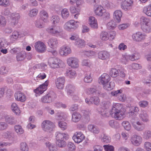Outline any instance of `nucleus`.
I'll use <instances>...</instances> for the list:
<instances>
[{
	"mask_svg": "<svg viewBox=\"0 0 151 151\" xmlns=\"http://www.w3.org/2000/svg\"><path fill=\"white\" fill-rule=\"evenodd\" d=\"M110 54L109 52L106 51H101L98 53V58L102 60H106L109 59Z\"/></svg>",
	"mask_w": 151,
	"mask_h": 151,
	"instance_id": "6ab92c4d",
	"label": "nucleus"
},
{
	"mask_svg": "<svg viewBox=\"0 0 151 151\" xmlns=\"http://www.w3.org/2000/svg\"><path fill=\"white\" fill-rule=\"evenodd\" d=\"M68 22L72 26L73 29H75L78 28V23H79V22H76L75 21L73 20H70Z\"/></svg>",
	"mask_w": 151,
	"mask_h": 151,
	"instance_id": "864d4df0",
	"label": "nucleus"
},
{
	"mask_svg": "<svg viewBox=\"0 0 151 151\" xmlns=\"http://www.w3.org/2000/svg\"><path fill=\"white\" fill-rule=\"evenodd\" d=\"M20 35L17 32H14L12 35L10 37V40L11 42L13 43L19 37Z\"/></svg>",
	"mask_w": 151,
	"mask_h": 151,
	"instance_id": "4c0bfd02",
	"label": "nucleus"
},
{
	"mask_svg": "<svg viewBox=\"0 0 151 151\" xmlns=\"http://www.w3.org/2000/svg\"><path fill=\"white\" fill-rule=\"evenodd\" d=\"M56 135L57 141L64 140V139L66 140L68 139L69 138V136L67 133L57 132L56 133Z\"/></svg>",
	"mask_w": 151,
	"mask_h": 151,
	"instance_id": "412c9836",
	"label": "nucleus"
},
{
	"mask_svg": "<svg viewBox=\"0 0 151 151\" xmlns=\"http://www.w3.org/2000/svg\"><path fill=\"white\" fill-rule=\"evenodd\" d=\"M110 77L106 73H104L100 77L99 83L103 86L108 83L110 80Z\"/></svg>",
	"mask_w": 151,
	"mask_h": 151,
	"instance_id": "2eb2a0df",
	"label": "nucleus"
},
{
	"mask_svg": "<svg viewBox=\"0 0 151 151\" xmlns=\"http://www.w3.org/2000/svg\"><path fill=\"white\" fill-rule=\"evenodd\" d=\"M6 44V41L3 38H0V50L4 47Z\"/></svg>",
	"mask_w": 151,
	"mask_h": 151,
	"instance_id": "338daca9",
	"label": "nucleus"
},
{
	"mask_svg": "<svg viewBox=\"0 0 151 151\" xmlns=\"http://www.w3.org/2000/svg\"><path fill=\"white\" fill-rule=\"evenodd\" d=\"M65 83V78L64 77H60L57 78L56 81V86L58 89H63L64 87Z\"/></svg>",
	"mask_w": 151,
	"mask_h": 151,
	"instance_id": "4468645a",
	"label": "nucleus"
},
{
	"mask_svg": "<svg viewBox=\"0 0 151 151\" xmlns=\"http://www.w3.org/2000/svg\"><path fill=\"white\" fill-rule=\"evenodd\" d=\"M49 81L48 80L40 85L39 87L34 90V92L36 94H42L47 89V86L48 85Z\"/></svg>",
	"mask_w": 151,
	"mask_h": 151,
	"instance_id": "20e7f679",
	"label": "nucleus"
},
{
	"mask_svg": "<svg viewBox=\"0 0 151 151\" xmlns=\"http://www.w3.org/2000/svg\"><path fill=\"white\" fill-rule=\"evenodd\" d=\"M10 16L12 23H13L14 25L16 24L20 17L19 14L16 13H12L11 14Z\"/></svg>",
	"mask_w": 151,
	"mask_h": 151,
	"instance_id": "393cba45",
	"label": "nucleus"
},
{
	"mask_svg": "<svg viewBox=\"0 0 151 151\" xmlns=\"http://www.w3.org/2000/svg\"><path fill=\"white\" fill-rule=\"evenodd\" d=\"M4 136L6 138L12 139L13 138V135L11 132H7L4 133Z\"/></svg>",
	"mask_w": 151,
	"mask_h": 151,
	"instance_id": "0e129e2a",
	"label": "nucleus"
},
{
	"mask_svg": "<svg viewBox=\"0 0 151 151\" xmlns=\"http://www.w3.org/2000/svg\"><path fill=\"white\" fill-rule=\"evenodd\" d=\"M64 27L65 30L69 31L75 29H73L72 26L68 22L65 23Z\"/></svg>",
	"mask_w": 151,
	"mask_h": 151,
	"instance_id": "bf43d9fd",
	"label": "nucleus"
},
{
	"mask_svg": "<svg viewBox=\"0 0 151 151\" xmlns=\"http://www.w3.org/2000/svg\"><path fill=\"white\" fill-rule=\"evenodd\" d=\"M110 138L104 134H103V136L101 141L104 142L108 143L110 141Z\"/></svg>",
	"mask_w": 151,
	"mask_h": 151,
	"instance_id": "4d7b16f0",
	"label": "nucleus"
},
{
	"mask_svg": "<svg viewBox=\"0 0 151 151\" xmlns=\"http://www.w3.org/2000/svg\"><path fill=\"white\" fill-rule=\"evenodd\" d=\"M85 101L87 104L89 105L92 104L96 105H99L100 102L99 98L96 96L91 97L90 99L86 98L85 99Z\"/></svg>",
	"mask_w": 151,
	"mask_h": 151,
	"instance_id": "ddd939ff",
	"label": "nucleus"
},
{
	"mask_svg": "<svg viewBox=\"0 0 151 151\" xmlns=\"http://www.w3.org/2000/svg\"><path fill=\"white\" fill-rule=\"evenodd\" d=\"M8 72V70L4 66H1L0 68V74H6Z\"/></svg>",
	"mask_w": 151,
	"mask_h": 151,
	"instance_id": "e2e57ef3",
	"label": "nucleus"
},
{
	"mask_svg": "<svg viewBox=\"0 0 151 151\" xmlns=\"http://www.w3.org/2000/svg\"><path fill=\"white\" fill-rule=\"evenodd\" d=\"M86 93L88 94H93V95H97L99 93V91L97 89V88L96 86H94L88 88L86 90Z\"/></svg>",
	"mask_w": 151,
	"mask_h": 151,
	"instance_id": "a878e982",
	"label": "nucleus"
},
{
	"mask_svg": "<svg viewBox=\"0 0 151 151\" xmlns=\"http://www.w3.org/2000/svg\"><path fill=\"white\" fill-rule=\"evenodd\" d=\"M5 121L10 124H16V121L14 118L12 116H5Z\"/></svg>",
	"mask_w": 151,
	"mask_h": 151,
	"instance_id": "7c9ffc66",
	"label": "nucleus"
},
{
	"mask_svg": "<svg viewBox=\"0 0 151 151\" xmlns=\"http://www.w3.org/2000/svg\"><path fill=\"white\" fill-rule=\"evenodd\" d=\"M109 125L112 128H117L119 127V124L117 122L114 120H110L109 122Z\"/></svg>",
	"mask_w": 151,
	"mask_h": 151,
	"instance_id": "a18cd8bd",
	"label": "nucleus"
},
{
	"mask_svg": "<svg viewBox=\"0 0 151 151\" xmlns=\"http://www.w3.org/2000/svg\"><path fill=\"white\" fill-rule=\"evenodd\" d=\"M141 28L142 30L146 32H149L151 29V22L149 19L144 17L140 19Z\"/></svg>",
	"mask_w": 151,
	"mask_h": 151,
	"instance_id": "f03ea898",
	"label": "nucleus"
},
{
	"mask_svg": "<svg viewBox=\"0 0 151 151\" xmlns=\"http://www.w3.org/2000/svg\"><path fill=\"white\" fill-rule=\"evenodd\" d=\"M61 15L64 19H67L69 16L68 10L66 9H63L61 11Z\"/></svg>",
	"mask_w": 151,
	"mask_h": 151,
	"instance_id": "49530a36",
	"label": "nucleus"
},
{
	"mask_svg": "<svg viewBox=\"0 0 151 151\" xmlns=\"http://www.w3.org/2000/svg\"><path fill=\"white\" fill-rule=\"evenodd\" d=\"M75 44L78 47H82L85 45V42L83 40L78 39L76 41Z\"/></svg>",
	"mask_w": 151,
	"mask_h": 151,
	"instance_id": "8fccbe9b",
	"label": "nucleus"
},
{
	"mask_svg": "<svg viewBox=\"0 0 151 151\" xmlns=\"http://www.w3.org/2000/svg\"><path fill=\"white\" fill-rule=\"evenodd\" d=\"M134 40L136 42H140L145 39V35L140 32H137L132 35Z\"/></svg>",
	"mask_w": 151,
	"mask_h": 151,
	"instance_id": "9b49d317",
	"label": "nucleus"
},
{
	"mask_svg": "<svg viewBox=\"0 0 151 151\" xmlns=\"http://www.w3.org/2000/svg\"><path fill=\"white\" fill-rule=\"evenodd\" d=\"M26 57V53L24 51H21L17 53L16 56L18 61H21L24 60Z\"/></svg>",
	"mask_w": 151,
	"mask_h": 151,
	"instance_id": "473e14b6",
	"label": "nucleus"
},
{
	"mask_svg": "<svg viewBox=\"0 0 151 151\" xmlns=\"http://www.w3.org/2000/svg\"><path fill=\"white\" fill-rule=\"evenodd\" d=\"M91 74L90 73H88L86 75V76L84 78V81L87 83H89L91 82L92 81V79L91 76Z\"/></svg>",
	"mask_w": 151,
	"mask_h": 151,
	"instance_id": "603ef678",
	"label": "nucleus"
},
{
	"mask_svg": "<svg viewBox=\"0 0 151 151\" xmlns=\"http://www.w3.org/2000/svg\"><path fill=\"white\" fill-rule=\"evenodd\" d=\"M107 28L109 29H114L116 27L115 22L113 20L109 22L107 24Z\"/></svg>",
	"mask_w": 151,
	"mask_h": 151,
	"instance_id": "3c124183",
	"label": "nucleus"
},
{
	"mask_svg": "<svg viewBox=\"0 0 151 151\" xmlns=\"http://www.w3.org/2000/svg\"><path fill=\"white\" fill-rule=\"evenodd\" d=\"M66 89L67 90L68 95L69 96H73V98L74 96L76 97V96H75L74 94L75 88L74 86L70 84L68 85L66 87Z\"/></svg>",
	"mask_w": 151,
	"mask_h": 151,
	"instance_id": "a211bd4d",
	"label": "nucleus"
},
{
	"mask_svg": "<svg viewBox=\"0 0 151 151\" xmlns=\"http://www.w3.org/2000/svg\"><path fill=\"white\" fill-rule=\"evenodd\" d=\"M14 96L16 100L21 102L24 101L26 99L25 95L20 91L16 92Z\"/></svg>",
	"mask_w": 151,
	"mask_h": 151,
	"instance_id": "4be33fe9",
	"label": "nucleus"
},
{
	"mask_svg": "<svg viewBox=\"0 0 151 151\" xmlns=\"http://www.w3.org/2000/svg\"><path fill=\"white\" fill-rule=\"evenodd\" d=\"M38 10L36 9H34L31 10L29 14V16L31 17H33L37 15Z\"/></svg>",
	"mask_w": 151,
	"mask_h": 151,
	"instance_id": "69168bd1",
	"label": "nucleus"
},
{
	"mask_svg": "<svg viewBox=\"0 0 151 151\" xmlns=\"http://www.w3.org/2000/svg\"><path fill=\"white\" fill-rule=\"evenodd\" d=\"M14 128L15 131L19 134H22L24 132V130L20 125H16Z\"/></svg>",
	"mask_w": 151,
	"mask_h": 151,
	"instance_id": "ea45409f",
	"label": "nucleus"
},
{
	"mask_svg": "<svg viewBox=\"0 0 151 151\" xmlns=\"http://www.w3.org/2000/svg\"><path fill=\"white\" fill-rule=\"evenodd\" d=\"M60 60L57 58L51 57L48 60V63L51 68H59Z\"/></svg>",
	"mask_w": 151,
	"mask_h": 151,
	"instance_id": "0eeeda50",
	"label": "nucleus"
},
{
	"mask_svg": "<svg viewBox=\"0 0 151 151\" xmlns=\"http://www.w3.org/2000/svg\"><path fill=\"white\" fill-rule=\"evenodd\" d=\"M52 123L49 120H44L42 123L41 127L44 131L50 132L52 130Z\"/></svg>",
	"mask_w": 151,
	"mask_h": 151,
	"instance_id": "39448f33",
	"label": "nucleus"
},
{
	"mask_svg": "<svg viewBox=\"0 0 151 151\" xmlns=\"http://www.w3.org/2000/svg\"><path fill=\"white\" fill-rule=\"evenodd\" d=\"M45 145L47 146L48 147L49 150L50 151H56V147L53 145H52L49 143V142H46Z\"/></svg>",
	"mask_w": 151,
	"mask_h": 151,
	"instance_id": "5fc2aeb1",
	"label": "nucleus"
},
{
	"mask_svg": "<svg viewBox=\"0 0 151 151\" xmlns=\"http://www.w3.org/2000/svg\"><path fill=\"white\" fill-rule=\"evenodd\" d=\"M12 111L16 114H19L20 113V110L19 109L17 105L15 103H13L11 105Z\"/></svg>",
	"mask_w": 151,
	"mask_h": 151,
	"instance_id": "e433bc0d",
	"label": "nucleus"
},
{
	"mask_svg": "<svg viewBox=\"0 0 151 151\" xmlns=\"http://www.w3.org/2000/svg\"><path fill=\"white\" fill-rule=\"evenodd\" d=\"M49 46L51 48L55 47L58 45V42L55 38H52L50 39L48 42Z\"/></svg>",
	"mask_w": 151,
	"mask_h": 151,
	"instance_id": "cd10ccee",
	"label": "nucleus"
},
{
	"mask_svg": "<svg viewBox=\"0 0 151 151\" xmlns=\"http://www.w3.org/2000/svg\"><path fill=\"white\" fill-rule=\"evenodd\" d=\"M67 62L69 66L73 68H77L79 66V60L75 57H70L67 59Z\"/></svg>",
	"mask_w": 151,
	"mask_h": 151,
	"instance_id": "423d86ee",
	"label": "nucleus"
},
{
	"mask_svg": "<svg viewBox=\"0 0 151 151\" xmlns=\"http://www.w3.org/2000/svg\"><path fill=\"white\" fill-rule=\"evenodd\" d=\"M61 29L59 26H54L50 28L49 30V32L52 34L58 35L61 32Z\"/></svg>",
	"mask_w": 151,
	"mask_h": 151,
	"instance_id": "c756f323",
	"label": "nucleus"
},
{
	"mask_svg": "<svg viewBox=\"0 0 151 151\" xmlns=\"http://www.w3.org/2000/svg\"><path fill=\"white\" fill-rule=\"evenodd\" d=\"M151 137V132L150 130H147L145 131L143 134V138L147 139H150Z\"/></svg>",
	"mask_w": 151,
	"mask_h": 151,
	"instance_id": "13d9d810",
	"label": "nucleus"
},
{
	"mask_svg": "<svg viewBox=\"0 0 151 151\" xmlns=\"http://www.w3.org/2000/svg\"><path fill=\"white\" fill-rule=\"evenodd\" d=\"M133 4L132 0H125L121 5L122 9L125 11L129 10L131 9Z\"/></svg>",
	"mask_w": 151,
	"mask_h": 151,
	"instance_id": "1a4fd4ad",
	"label": "nucleus"
},
{
	"mask_svg": "<svg viewBox=\"0 0 151 151\" xmlns=\"http://www.w3.org/2000/svg\"><path fill=\"white\" fill-rule=\"evenodd\" d=\"M100 37L101 39L103 40H107L109 39L108 34L105 32H103L101 33Z\"/></svg>",
	"mask_w": 151,
	"mask_h": 151,
	"instance_id": "09e8293b",
	"label": "nucleus"
},
{
	"mask_svg": "<svg viewBox=\"0 0 151 151\" xmlns=\"http://www.w3.org/2000/svg\"><path fill=\"white\" fill-rule=\"evenodd\" d=\"M84 135L81 132H77L75 133L73 139L75 142L78 143L81 142L84 139Z\"/></svg>",
	"mask_w": 151,
	"mask_h": 151,
	"instance_id": "9d476101",
	"label": "nucleus"
},
{
	"mask_svg": "<svg viewBox=\"0 0 151 151\" xmlns=\"http://www.w3.org/2000/svg\"><path fill=\"white\" fill-rule=\"evenodd\" d=\"M110 114L112 116H114L116 119L121 120L124 118V109H121L117 104H116L112 107Z\"/></svg>",
	"mask_w": 151,
	"mask_h": 151,
	"instance_id": "f257e3e1",
	"label": "nucleus"
},
{
	"mask_svg": "<svg viewBox=\"0 0 151 151\" xmlns=\"http://www.w3.org/2000/svg\"><path fill=\"white\" fill-rule=\"evenodd\" d=\"M132 125L134 128L138 131H142L145 127V124L139 122H137L136 123H133Z\"/></svg>",
	"mask_w": 151,
	"mask_h": 151,
	"instance_id": "f3484780",
	"label": "nucleus"
},
{
	"mask_svg": "<svg viewBox=\"0 0 151 151\" xmlns=\"http://www.w3.org/2000/svg\"><path fill=\"white\" fill-rule=\"evenodd\" d=\"M89 24L91 27L93 29L98 28V25L96 19L94 17L90 16L89 17Z\"/></svg>",
	"mask_w": 151,
	"mask_h": 151,
	"instance_id": "dca6fc26",
	"label": "nucleus"
},
{
	"mask_svg": "<svg viewBox=\"0 0 151 151\" xmlns=\"http://www.w3.org/2000/svg\"><path fill=\"white\" fill-rule=\"evenodd\" d=\"M51 93H49L41 99V101L43 103H50L52 101V97Z\"/></svg>",
	"mask_w": 151,
	"mask_h": 151,
	"instance_id": "b1692460",
	"label": "nucleus"
},
{
	"mask_svg": "<svg viewBox=\"0 0 151 151\" xmlns=\"http://www.w3.org/2000/svg\"><path fill=\"white\" fill-rule=\"evenodd\" d=\"M71 52V50L68 46L65 45L62 47L59 52L60 54L62 55H67Z\"/></svg>",
	"mask_w": 151,
	"mask_h": 151,
	"instance_id": "aec40b11",
	"label": "nucleus"
},
{
	"mask_svg": "<svg viewBox=\"0 0 151 151\" xmlns=\"http://www.w3.org/2000/svg\"><path fill=\"white\" fill-rule=\"evenodd\" d=\"M20 149L21 151H28L29 148L26 143L22 142L20 143Z\"/></svg>",
	"mask_w": 151,
	"mask_h": 151,
	"instance_id": "c03bdc74",
	"label": "nucleus"
},
{
	"mask_svg": "<svg viewBox=\"0 0 151 151\" xmlns=\"http://www.w3.org/2000/svg\"><path fill=\"white\" fill-rule=\"evenodd\" d=\"M139 116L140 119L143 122H147L148 121V116L145 111H142L139 115Z\"/></svg>",
	"mask_w": 151,
	"mask_h": 151,
	"instance_id": "2f4dec72",
	"label": "nucleus"
},
{
	"mask_svg": "<svg viewBox=\"0 0 151 151\" xmlns=\"http://www.w3.org/2000/svg\"><path fill=\"white\" fill-rule=\"evenodd\" d=\"M122 15V13L120 10H116L114 13V18L116 22L119 23L121 21V19Z\"/></svg>",
	"mask_w": 151,
	"mask_h": 151,
	"instance_id": "5701e85b",
	"label": "nucleus"
},
{
	"mask_svg": "<svg viewBox=\"0 0 151 151\" xmlns=\"http://www.w3.org/2000/svg\"><path fill=\"white\" fill-rule=\"evenodd\" d=\"M115 86V84L113 82H111L109 83H107L104 85V89L108 91H111L113 89Z\"/></svg>",
	"mask_w": 151,
	"mask_h": 151,
	"instance_id": "c9c22d12",
	"label": "nucleus"
},
{
	"mask_svg": "<svg viewBox=\"0 0 151 151\" xmlns=\"http://www.w3.org/2000/svg\"><path fill=\"white\" fill-rule=\"evenodd\" d=\"M88 129L91 132L96 134H98L100 132L99 129L96 126L93 124L89 125L88 126Z\"/></svg>",
	"mask_w": 151,
	"mask_h": 151,
	"instance_id": "c85d7f7f",
	"label": "nucleus"
},
{
	"mask_svg": "<svg viewBox=\"0 0 151 151\" xmlns=\"http://www.w3.org/2000/svg\"><path fill=\"white\" fill-rule=\"evenodd\" d=\"M45 21L43 18H39L35 21V24L36 27L39 28L43 27Z\"/></svg>",
	"mask_w": 151,
	"mask_h": 151,
	"instance_id": "bb28decb",
	"label": "nucleus"
},
{
	"mask_svg": "<svg viewBox=\"0 0 151 151\" xmlns=\"http://www.w3.org/2000/svg\"><path fill=\"white\" fill-rule=\"evenodd\" d=\"M35 47L36 51L39 52L43 53L46 50V47L45 45L43 42L40 41L35 43Z\"/></svg>",
	"mask_w": 151,
	"mask_h": 151,
	"instance_id": "6e6552de",
	"label": "nucleus"
},
{
	"mask_svg": "<svg viewBox=\"0 0 151 151\" xmlns=\"http://www.w3.org/2000/svg\"><path fill=\"white\" fill-rule=\"evenodd\" d=\"M66 74L70 78H72L75 76L76 73V71L74 70H68L66 71Z\"/></svg>",
	"mask_w": 151,
	"mask_h": 151,
	"instance_id": "a19ab883",
	"label": "nucleus"
},
{
	"mask_svg": "<svg viewBox=\"0 0 151 151\" xmlns=\"http://www.w3.org/2000/svg\"><path fill=\"white\" fill-rule=\"evenodd\" d=\"M145 13L148 16H151V4L144 8V9Z\"/></svg>",
	"mask_w": 151,
	"mask_h": 151,
	"instance_id": "37998d69",
	"label": "nucleus"
},
{
	"mask_svg": "<svg viewBox=\"0 0 151 151\" xmlns=\"http://www.w3.org/2000/svg\"><path fill=\"white\" fill-rule=\"evenodd\" d=\"M57 145L60 147H64L67 145L66 142L64 140H57L56 142Z\"/></svg>",
	"mask_w": 151,
	"mask_h": 151,
	"instance_id": "79ce46f5",
	"label": "nucleus"
},
{
	"mask_svg": "<svg viewBox=\"0 0 151 151\" xmlns=\"http://www.w3.org/2000/svg\"><path fill=\"white\" fill-rule=\"evenodd\" d=\"M110 103L108 101H103L102 102L101 106L102 110L101 111V114L104 117L109 116L110 115L111 111L109 110L111 106Z\"/></svg>",
	"mask_w": 151,
	"mask_h": 151,
	"instance_id": "7ed1b4c3",
	"label": "nucleus"
},
{
	"mask_svg": "<svg viewBox=\"0 0 151 151\" xmlns=\"http://www.w3.org/2000/svg\"><path fill=\"white\" fill-rule=\"evenodd\" d=\"M129 57L128 55H123L121 59V62L125 64L129 61Z\"/></svg>",
	"mask_w": 151,
	"mask_h": 151,
	"instance_id": "680f3d73",
	"label": "nucleus"
},
{
	"mask_svg": "<svg viewBox=\"0 0 151 151\" xmlns=\"http://www.w3.org/2000/svg\"><path fill=\"white\" fill-rule=\"evenodd\" d=\"M119 70L115 68H112L110 72V74L112 77L115 78L116 77L119 75Z\"/></svg>",
	"mask_w": 151,
	"mask_h": 151,
	"instance_id": "58836bf2",
	"label": "nucleus"
},
{
	"mask_svg": "<svg viewBox=\"0 0 151 151\" xmlns=\"http://www.w3.org/2000/svg\"><path fill=\"white\" fill-rule=\"evenodd\" d=\"M142 138L139 136L134 135L131 137L130 141L132 143L136 146L139 145L142 141Z\"/></svg>",
	"mask_w": 151,
	"mask_h": 151,
	"instance_id": "f8f14e48",
	"label": "nucleus"
},
{
	"mask_svg": "<svg viewBox=\"0 0 151 151\" xmlns=\"http://www.w3.org/2000/svg\"><path fill=\"white\" fill-rule=\"evenodd\" d=\"M6 22L5 18L3 16L0 15V26H4L6 24Z\"/></svg>",
	"mask_w": 151,
	"mask_h": 151,
	"instance_id": "052dcab7",
	"label": "nucleus"
},
{
	"mask_svg": "<svg viewBox=\"0 0 151 151\" xmlns=\"http://www.w3.org/2000/svg\"><path fill=\"white\" fill-rule=\"evenodd\" d=\"M105 150L106 151H114V147L111 145H104L103 146Z\"/></svg>",
	"mask_w": 151,
	"mask_h": 151,
	"instance_id": "774afa93",
	"label": "nucleus"
},
{
	"mask_svg": "<svg viewBox=\"0 0 151 151\" xmlns=\"http://www.w3.org/2000/svg\"><path fill=\"white\" fill-rule=\"evenodd\" d=\"M122 125L124 129L128 131L130 130L131 129V125L127 121H124L122 123Z\"/></svg>",
	"mask_w": 151,
	"mask_h": 151,
	"instance_id": "de8ad7c7",
	"label": "nucleus"
},
{
	"mask_svg": "<svg viewBox=\"0 0 151 151\" xmlns=\"http://www.w3.org/2000/svg\"><path fill=\"white\" fill-rule=\"evenodd\" d=\"M58 125L62 130H65L67 127V124L64 122L60 121L58 122Z\"/></svg>",
	"mask_w": 151,
	"mask_h": 151,
	"instance_id": "6e6d98bb",
	"label": "nucleus"
},
{
	"mask_svg": "<svg viewBox=\"0 0 151 151\" xmlns=\"http://www.w3.org/2000/svg\"><path fill=\"white\" fill-rule=\"evenodd\" d=\"M105 10L102 6H99L95 10V13L96 15L99 16H101L102 15L103 12H104Z\"/></svg>",
	"mask_w": 151,
	"mask_h": 151,
	"instance_id": "72a5a7b5",
	"label": "nucleus"
},
{
	"mask_svg": "<svg viewBox=\"0 0 151 151\" xmlns=\"http://www.w3.org/2000/svg\"><path fill=\"white\" fill-rule=\"evenodd\" d=\"M81 118L80 114L78 112H74L72 115V120L76 122L79 121Z\"/></svg>",
	"mask_w": 151,
	"mask_h": 151,
	"instance_id": "f704fd0d",
	"label": "nucleus"
}]
</instances>
